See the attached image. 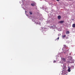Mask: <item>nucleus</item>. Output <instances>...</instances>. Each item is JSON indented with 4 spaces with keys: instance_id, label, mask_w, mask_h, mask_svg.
<instances>
[{
    "instance_id": "1",
    "label": "nucleus",
    "mask_w": 75,
    "mask_h": 75,
    "mask_svg": "<svg viewBox=\"0 0 75 75\" xmlns=\"http://www.w3.org/2000/svg\"><path fill=\"white\" fill-rule=\"evenodd\" d=\"M59 23H60V24H62L64 23V21H60L58 22Z\"/></svg>"
},
{
    "instance_id": "2",
    "label": "nucleus",
    "mask_w": 75,
    "mask_h": 75,
    "mask_svg": "<svg viewBox=\"0 0 75 75\" xmlns=\"http://www.w3.org/2000/svg\"><path fill=\"white\" fill-rule=\"evenodd\" d=\"M58 18L59 20H60V19L61 18V16H58Z\"/></svg>"
},
{
    "instance_id": "3",
    "label": "nucleus",
    "mask_w": 75,
    "mask_h": 75,
    "mask_svg": "<svg viewBox=\"0 0 75 75\" xmlns=\"http://www.w3.org/2000/svg\"><path fill=\"white\" fill-rule=\"evenodd\" d=\"M68 72H71V68H70V67H68Z\"/></svg>"
},
{
    "instance_id": "4",
    "label": "nucleus",
    "mask_w": 75,
    "mask_h": 75,
    "mask_svg": "<svg viewBox=\"0 0 75 75\" xmlns=\"http://www.w3.org/2000/svg\"><path fill=\"white\" fill-rule=\"evenodd\" d=\"M31 5L32 6H35V4L34 3H33L31 4Z\"/></svg>"
},
{
    "instance_id": "5",
    "label": "nucleus",
    "mask_w": 75,
    "mask_h": 75,
    "mask_svg": "<svg viewBox=\"0 0 75 75\" xmlns=\"http://www.w3.org/2000/svg\"><path fill=\"white\" fill-rule=\"evenodd\" d=\"M62 61H63L65 62V61H66V59H65V58H63L62 59Z\"/></svg>"
},
{
    "instance_id": "6",
    "label": "nucleus",
    "mask_w": 75,
    "mask_h": 75,
    "mask_svg": "<svg viewBox=\"0 0 75 75\" xmlns=\"http://www.w3.org/2000/svg\"><path fill=\"white\" fill-rule=\"evenodd\" d=\"M65 37H66V35H65L62 36V38H65Z\"/></svg>"
},
{
    "instance_id": "7",
    "label": "nucleus",
    "mask_w": 75,
    "mask_h": 75,
    "mask_svg": "<svg viewBox=\"0 0 75 75\" xmlns=\"http://www.w3.org/2000/svg\"><path fill=\"white\" fill-rule=\"evenodd\" d=\"M72 27H73L74 28V27H75V24H74L72 25Z\"/></svg>"
},
{
    "instance_id": "8",
    "label": "nucleus",
    "mask_w": 75,
    "mask_h": 75,
    "mask_svg": "<svg viewBox=\"0 0 75 75\" xmlns=\"http://www.w3.org/2000/svg\"><path fill=\"white\" fill-rule=\"evenodd\" d=\"M66 34H69V31H67L66 32Z\"/></svg>"
},
{
    "instance_id": "9",
    "label": "nucleus",
    "mask_w": 75,
    "mask_h": 75,
    "mask_svg": "<svg viewBox=\"0 0 75 75\" xmlns=\"http://www.w3.org/2000/svg\"><path fill=\"white\" fill-rule=\"evenodd\" d=\"M29 13L31 15H32V14H33V13H32V12L31 11H30L29 12Z\"/></svg>"
},
{
    "instance_id": "10",
    "label": "nucleus",
    "mask_w": 75,
    "mask_h": 75,
    "mask_svg": "<svg viewBox=\"0 0 75 75\" xmlns=\"http://www.w3.org/2000/svg\"><path fill=\"white\" fill-rule=\"evenodd\" d=\"M64 48H67V46L66 45H64Z\"/></svg>"
},
{
    "instance_id": "11",
    "label": "nucleus",
    "mask_w": 75,
    "mask_h": 75,
    "mask_svg": "<svg viewBox=\"0 0 75 75\" xmlns=\"http://www.w3.org/2000/svg\"><path fill=\"white\" fill-rule=\"evenodd\" d=\"M53 62L54 63H55V62H56V61H54Z\"/></svg>"
},
{
    "instance_id": "12",
    "label": "nucleus",
    "mask_w": 75,
    "mask_h": 75,
    "mask_svg": "<svg viewBox=\"0 0 75 75\" xmlns=\"http://www.w3.org/2000/svg\"><path fill=\"white\" fill-rule=\"evenodd\" d=\"M57 1H59V0H56Z\"/></svg>"
},
{
    "instance_id": "13",
    "label": "nucleus",
    "mask_w": 75,
    "mask_h": 75,
    "mask_svg": "<svg viewBox=\"0 0 75 75\" xmlns=\"http://www.w3.org/2000/svg\"><path fill=\"white\" fill-rule=\"evenodd\" d=\"M59 38L58 37V38H57V40H59Z\"/></svg>"
},
{
    "instance_id": "14",
    "label": "nucleus",
    "mask_w": 75,
    "mask_h": 75,
    "mask_svg": "<svg viewBox=\"0 0 75 75\" xmlns=\"http://www.w3.org/2000/svg\"><path fill=\"white\" fill-rule=\"evenodd\" d=\"M66 38V39H68V38Z\"/></svg>"
},
{
    "instance_id": "15",
    "label": "nucleus",
    "mask_w": 75,
    "mask_h": 75,
    "mask_svg": "<svg viewBox=\"0 0 75 75\" xmlns=\"http://www.w3.org/2000/svg\"><path fill=\"white\" fill-rule=\"evenodd\" d=\"M72 67V68H74V66H73L72 67Z\"/></svg>"
}]
</instances>
